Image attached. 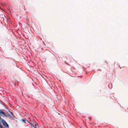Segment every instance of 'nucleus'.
Returning a JSON list of instances; mask_svg holds the SVG:
<instances>
[{
  "instance_id": "obj_1",
  "label": "nucleus",
  "mask_w": 128,
  "mask_h": 128,
  "mask_svg": "<svg viewBox=\"0 0 128 128\" xmlns=\"http://www.w3.org/2000/svg\"><path fill=\"white\" fill-rule=\"evenodd\" d=\"M40 76H42V78H43V77L41 74ZM42 85L44 88H46L49 86V84L45 79L42 78Z\"/></svg>"
},
{
  "instance_id": "obj_9",
  "label": "nucleus",
  "mask_w": 128,
  "mask_h": 128,
  "mask_svg": "<svg viewBox=\"0 0 128 128\" xmlns=\"http://www.w3.org/2000/svg\"><path fill=\"white\" fill-rule=\"evenodd\" d=\"M105 62H106V64L107 63V62H106V61Z\"/></svg>"
},
{
  "instance_id": "obj_5",
  "label": "nucleus",
  "mask_w": 128,
  "mask_h": 128,
  "mask_svg": "<svg viewBox=\"0 0 128 128\" xmlns=\"http://www.w3.org/2000/svg\"><path fill=\"white\" fill-rule=\"evenodd\" d=\"M35 126L33 127L34 128H39V126L38 124L36 123H35Z\"/></svg>"
},
{
  "instance_id": "obj_10",
  "label": "nucleus",
  "mask_w": 128,
  "mask_h": 128,
  "mask_svg": "<svg viewBox=\"0 0 128 128\" xmlns=\"http://www.w3.org/2000/svg\"><path fill=\"white\" fill-rule=\"evenodd\" d=\"M59 81H60H60H61L60 80H59Z\"/></svg>"
},
{
  "instance_id": "obj_2",
  "label": "nucleus",
  "mask_w": 128,
  "mask_h": 128,
  "mask_svg": "<svg viewBox=\"0 0 128 128\" xmlns=\"http://www.w3.org/2000/svg\"><path fill=\"white\" fill-rule=\"evenodd\" d=\"M9 112L10 114L7 115L8 116H6V117H8L10 119H12L14 117L13 114V113L10 111H9Z\"/></svg>"
},
{
  "instance_id": "obj_7",
  "label": "nucleus",
  "mask_w": 128,
  "mask_h": 128,
  "mask_svg": "<svg viewBox=\"0 0 128 128\" xmlns=\"http://www.w3.org/2000/svg\"><path fill=\"white\" fill-rule=\"evenodd\" d=\"M26 120L25 119H22L21 120L22 121V122H24V123H26V122H25V121Z\"/></svg>"
},
{
  "instance_id": "obj_4",
  "label": "nucleus",
  "mask_w": 128,
  "mask_h": 128,
  "mask_svg": "<svg viewBox=\"0 0 128 128\" xmlns=\"http://www.w3.org/2000/svg\"><path fill=\"white\" fill-rule=\"evenodd\" d=\"M30 124L31 125V126L32 128V127H34V124H35L34 123H35V122H33L32 121V122L31 123H30V122H29Z\"/></svg>"
},
{
  "instance_id": "obj_6",
  "label": "nucleus",
  "mask_w": 128,
  "mask_h": 128,
  "mask_svg": "<svg viewBox=\"0 0 128 128\" xmlns=\"http://www.w3.org/2000/svg\"><path fill=\"white\" fill-rule=\"evenodd\" d=\"M3 123L4 124V123L5 124H6V127H8L9 126H8V124L6 122V121H4V122H3Z\"/></svg>"
},
{
  "instance_id": "obj_8",
  "label": "nucleus",
  "mask_w": 128,
  "mask_h": 128,
  "mask_svg": "<svg viewBox=\"0 0 128 128\" xmlns=\"http://www.w3.org/2000/svg\"><path fill=\"white\" fill-rule=\"evenodd\" d=\"M0 128H3L2 126L0 125Z\"/></svg>"
},
{
  "instance_id": "obj_3",
  "label": "nucleus",
  "mask_w": 128,
  "mask_h": 128,
  "mask_svg": "<svg viewBox=\"0 0 128 128\" xmlns=\"http://www.w3.org/2000/svg\"><path fill=\"white\" fill-rule=\"evenodd\" d=\"M1 114L2 115L4 116H8L7 115H6L5 113L3 111L0 110V114Z\"/></svg>"
}]
</instances>
